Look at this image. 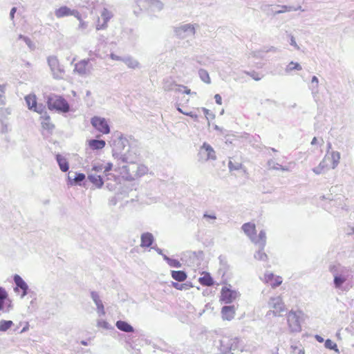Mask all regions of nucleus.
Here are the masks:
<instances>
[{
	"label": "nucleus",
	"instance_id": "1",
	"mask_svg": "<svg viewBox=\"0 0 354 354\" xmlns=\"http://www.w3.org/2000/svg\"><path fill=\"white\" fill-rule=\"evenodd\" d=\"M112 169L111 163L97 164L93 167L91 173L88 174V179L93 184L95 188L100 189L102 187L104 181L102 177L97 174L98 173L103 172L106 176L109 175L108 172Z\"/></svg>",
	"mask_w": 354,
	"mask_h": 354
},
{
	"label": "nucleus",
	"instance_id": "2",
	"mask_svg": "<svg viewBox=\"0 0 354 354\" xmlns=\"http://www.w3.org/2000/svg\"><path fill=\"white\" fill-rule=\"evenodd\" d=\"M48 107L50 110H55L62 113H68L70 111V105L62 96L51 94L47 99Z\"/></svg>",
	"mask_w": 354,
	"mask_h": 354
},
{
	"label": "nucleus",
	"instance_id": "3",
	"mask_svg": "<svg viewBox=\"0 0 354 354\" xmlns=\"http://www.w3.org/2000/svg\"><path fill=\"white\" fill-rule=\"evenodd\" d=\"M136 141L133 139L128 140L127 138L120 136L114 141L115 149L120 151V155H127L129 153L136 154L137 150L135 149Z\"/></svg>",
	"mask_w": 354,
	"mask_h": 354
},
{
	"label": "nucleus",
	"instance_id": "4",
	"mask_svg": "<svg viewBox=\"0 0 354 354\" xmlns=\"http://www.w3.org/2000/svg\"><path fill=\"white\" fill-rule=\"evenodd\" d=\"M287 323L291 332L301 330V323L303 321L304 313L301 310H290L286 315Z\"/></svg>",
	"mask_w": 354,
	"mask_h": 354
},
{
	"label": "nucleus",
	"instance_id": "5",
	"mask_svg": "<svg viewBox=\"0 0 354 354\" xmlns=\"http://www.w3.org/2000/svg\"><path fill=\"white\" fill-rule=\"evenodd\" d=\"M268 305L270 310L267 315L279 317L286 311V306L281 297L271 298Z\"/></svg>",
	"mask_w": 354,
	"mask_h": 354
},
{
	"label": "nucleus",
	"instance_id": "6",
	"mask_svg": "<svg viewBox=\"0 0 354 354\" xmlns=\"http://www.w3.org/2000/svg\"><path fill=\"white\" fill-rule=\"evenodd\" d=\"M48 64L50 68L53 77L57 80L63 79L64 69L59 64V60L55 56H49L47 59Z\"/></svg>",
	"mask_w": 354,
	"mask_h": 354
},
{
	"label": "nucleus",
	"instance_id": "7",
	"mask_svg": "<svg viewBox=\"0 0 354 354\" xmlns=\"http://www.w3.org/2000/svg\"><path fill=\"white\" fill-rule=\"evenodd\" d=\"M196 27H198V25H192L190 24H183L175 28V33L180 38L193 36L195 34Z\"/></svg>",
	"mask_w": 354,
	"mask_h": 354
},
{
	"label": "nucleus",
	"instance_id": "8",
	"mask_svg": "<svg viewBox=\"0 0 354 354\" xmlns=\"http://www.w3.org/2000/svg\"><path fill=\"white\" fill-rule=\"evenodd\" d=\"M91 123L95 129L104 134L110 132V127L104 118L94 116L91 118Z\"/></svg>",
	"mask_w": 354,
	"mask_h": 354
},
{
	"label": "nucleus",
	"instance_id": "9",
	"mask_svg": "<svg viewBox=\"0 0 354 354\" xmlns=\"http://www.w3.org/2000/svg\"><path fill=\"white\" fill-rule=\"evenodd\" d=\"M239 295V293L236 290H231L228 287L224 286L221 290L220 301L225 304H230L234 301Z\"/></svg>",
	"mask_w": 354,
	"mask_h": 354
},
{
	"label": "nucleus",
	"instance_id": "10",
	"mask_svg": "<svg viewBox=\"0 0 354 354\" xmlns=\"http://www.w3.org/2000/svg\"><path fill=\"white\" fill-rule=\"evenodd\" d=\"M137 169L138 163L135 162H129L127 165L123 166L120 172L121 178L124 180L132 181L133 180H131L130 177L132 176V174H136Z\"/></svg>",
	"mask_w": 354,
	"mask_h": 354
},
{
	"label": "nucleus",
	"instance_id": "11",
	"mask_svg": "<svg viewBox=\"0 0 354 354\" xmlns=\"http://www.w3.org/2000/svg\"><path fill=\"white\" fill-rule=\"evenodd\" d=\"M93 68L89 65V59H83L75 64L74 72L81 76H88L91 73Z\"/></svg>",
	"mask_w": 354,
	"mask_h": 354
},
{
	"label": "nucleus",
	"instance_id": "12",
	"mask_svg": "<svg viewBox=\"0 0 354 354\" xmlns=\"http://www.w3.org/2000/svg\"><path fill=\"white\" fill-rule=\"evenodd\" d=\"M113 17V14L108 9L104 8L102 12H101V18L103 20V22L101 24L100 19L98 17L97 20L96 29L104 30L107 28L108 21Z\"/></svg>",
	"mask_w": 354,
	"mask_h": 354
},
{
	"label": "nucleus",
	"instance_id": "13",
	"mask_svg": "<svg viewBox=\"0 0 354 354\" xmlns=\"http://www.w3.org/2000/svg\"><path fill=\"white\" fill-rule=\"evenodd\" d=\"M263 281L266 283L270 284L273 288H274L282 283L283 279L281 277L274 275L273 273L269 272L264 274Z\"/></svg>",
	"mask_w": 354,
	"mask_h": 354
},
{
	"label": "nucleus",
	"instance_id": "14",
	"mask_svg": "<svg viewBox=\"0 0 354 354\" xmlns=\"http://www.w3.org/2000/svg\"><path fill=\"white\" fill-rule=\"evenodd\" d=\"M335 156H324L319 167L317 169L316 172L319 173L324 169H334L336 166Z\"/></svg>",
	"mask_w": 354,
	"mask_h": 354
},
{
	"label": "nucleus",
	"instance_id": "15",
	"mask_svg": "<svg viewBox=\"0 0 354 354\" xmlns=\"http://www.w3.org/2000/svg\"><path fill=\"white\" fill-rule=\"evenodd\" d=\"M26 102L29 109L33 110L37 113H42L43 106H37L35 95H29L25 97Z\"/></svg>",
	"mask_w": 354,
	"mask_h": 354
},
{
	"label": "nucleus",
	"instance_id": "16",
	"mask_svg": "<svg viewBox=\"0 0 354 354\" xmlns=\"http://www.w3.org/2000/svg\"><path fill=\"white\" fill-rule=\"evenodd\" d=\"M236 309L234 306H225L221 308V316L223 320L231 321L234 318Z\"/></svg>",
	"mask_w": 354,
	"mask_h": 354
},
{
	"label": "nucleus",
	"instance_id": "17",
	"mask_svg": "<svg viewBox=\"0 0 354 354\" xmlns=\"http://www.w3.org/2000/svg\"><path fill=\"white\" fill-rule=\"evenodd\" d=\"M14 281L16 283L17 287L15 288V291L19 292V289L21 290V296L24 297L27 294L28 286L26 282L23 280V279L19 275H15Z\"/></svg>",
	"mask_w": 354,
	"mask_h": 354
},
{
	"label": "nucleus",
	"instance_id": "18",
	"mask_svg": "<svg viewBox=\"0 0 354 354\" xmlns=\"http://www.w3.org/2000/svg\"><path fill=\"white\" fill-rule=\"evenodd\" d=\"M40 119H41V124L43 127V129L51 131L54 129L55 126L53 123L50 122V118L48 115L46 111L43 112L42 113H40Z\"/></svg>",
	"mask_w": 354,
	"mask_h": 354
},
{
	"label": "nucleus",
	"instance_id": "19",
	"mask_svg": "<svg viewBox=\"0 0 354 354\" xmlns=\"http://www.w3.org/2000/svg\"><path fill=\"white\" fill-rule=\"evenodd\" d=\"M242 230L251 239L256 235V225L253 223H246L242 225Z\"/></svg>",
	"mask_w": 354,
	"mask_h": 354
},
{
	"label": "nucleus",
	"instance_id": "20",
	"mask_svg": "<svg viewBox=\"0 0 354 354\" xmlns=\"http://www.w3.org/2000/svg\"><path fill=\"white\" fill-rule=\"evenodd\" d=\"M201 275L198 281L202 286H211L214 284V280L209 273L203 272Z\"/></svg>",
	"mask_w": 354,
	"mask_h": 354
},
{
	"label": "nucleus",
	"instance_id": "21",
	"mask_svg": "<svg viewBox=\"0 0 354 354\" xmlns=\"http://www.w3.org/2000/svg\"><path fill=\"white\" fill-rule=\"evenodd\" d=\"M136 174H132V176L130 177L131 180H136L142 176L148 174L149 169L147 167L143 165H140L138 163V169L136 170Z\"/></svg>",
	"mask_w": 354,
	"mask_h": 354
},
{
	"label": "nucleus",
	"instance_id": "22",
	"mask_svg": "<svg viewBox=\"0 0 354 354\" xmlns=\"http://www.w3.org/2000/svg\"><path fill=\"white\" fill-rule=\"evenodd\" d=\"M153 238L151 234L147 232L141 236V247L147 248L152 245Z\"/></svg>",
	"mask_w": 354,
	"mask_h": 354
},
{
	"label": "nucleus",
	"instance_id": "23",
	"mask_svg": "<svg viewBox=\"0 0 354 354\" xmlns=\"http://www.w3.org/2000/svg\"><path fill=\"white\" fill-rule=\"evenodd\" d=\"M252 241L256 244H259V245L263 248L266 241V232L264 231H260L257 236L254 235V237L252 238Z\"/></svg>",
	"mask_w": 354,
	"mask_h": 354
},
{
	"label": "nucleus",
	"instance_id": "24",
	"mask_svg": "<svg viewBox=\"0 0 354 354\" xmlns=\"http://www.w3.org/2000/svg\"><path fill=\"white\" fill-rule=\"evenodd\" d=\"M171 274L174 279L179 282L184 281L187 277V274L183 270H172Z\"/></svg>",
	"mask_w": 354,
	"mask_h": 354
},
{
	"label": "nucleus",
	"instance_id": "25",
	"mask_svg": "<svg viewBox=\"0 0 354 354\" xmlns=\"http://www.w3.org/2000/svg\"><path fill=\"white\" fill-rule=\"evenodd\" d=\"M116 327L122 330V331H124V332H127V333H131V332H133V327L129 324H128L127 322H124V321H118L116 322Z\"/></svg>",
	"mask_w": 354,
	"mask_h": 354
},
{
	"label": "nucleus",
	"instance_id": "26",
	"mask_svg": "<svg viewBox=\"0 0 354 354\" xmlns=\"http://www.w3.org/2000/svg\"><path fill=\"white\" fill-rule=\"evenodd\" d=\"M71 10L67 6H62L55 10V16L57 18H61L65 16H69L71 14Z\"/></svg>",
	"mask_w": 354,
	"mask_h": 354
},
{
	"label": "nucleus",
	"instance_id": "27",
	"mask_svg": "<svg viewBox=\"0 0 354 354\" xmlns=\"http://www.w3.org/2000/svg\"><path fill=\"white\" fill-rule=\"evenodd\" d=\"M239 347V339L236 337L229 338L227 339V349L229 351L237 350Z\"/></svg>",
	"mask_w": 354,
	"mask_h": 354
},
{
	"label": "nucleus",
	"instance_id": "28",
	"mask_svg": "<svg viewBox=\"0 0 354 354\" xmlns=\"http://www.w3.org/2000/svg\"><path fill=\"white\" fill-rule=\"evenodd\" d=\"M105 141L103 140H90L88 141L89 147L93 149H100L105 146Z\"/></svg>",
	"mask_w": 354,
	"mask_h": 354
},
{
	"label": "nucleus",
	"instance_id": "29",
	"mask_svg": "<svg viewBox=\"0 0 354 354\" xmlns=\"http://www.w3.org/2000/svg\"><path fill=\"white\" fill-rule=\"evenodd\" d=\"M122 62L131 68H136L139 66L138 62L131 57H124V59H122Z\"/></svg>",
	"mask_w": 354,
	"mask_h": 354
},
{
	"label": "nucleus",
	"instance_id": "30",
	"mask_svg": "<svg viewBox=\"0 0 354 354\" xmlns=\"http://www.w3.org/2000/svg\"><path fill=\"white\" fill-rule=\"evenodd\" d=\"M57 162L62 171H66L68 169V163L64 156H57Z\"/></svg>",
	"mask_w": 354,
	"mask_h": 354
},
{
	"label": "nucleus",
	"instance_id": "31",
	"mask_svg": "<svg viewBox=\"0 0 354 354\" xmlns=\"http://www.w3.org/2000/svg\"><path fill=\"white\" fill-rule=\"evenodd\" d=\"M198 75H199V77H200L201 80L203 82H205L207 84H210L211 83V80H210L209 73H208V72L206 70L201 68L198 71Z\"/></svg>",
	"mask_w": 354,
	"mask_h": 354
},
{
	"label": "nucleus",
	"instance_id": "32",
	"mask_svg": "<svg viewBox=\"0 0 354 354\" xmlns=\"http://www.w3.org/2000/svg\"><path fill=\"white\" fill-rule=\"evenodd\" d=\"M318 84L319 80L316 76H313L311 80V86L310 88L312 91V94L315 95L318 93Z\"/></svg>",
	"mask_w": 354,
	"mask_h": 354
},
{
	"label": "nucleus",
	"instance_id": "33",
	"mask_svg": "<svg viewBox=\"0 0 354 354\" xmlns=\"http://www.w3.org/2000/svg\"><path fill=\"white\" fill-rule=\"evenodd\" d=\"M13 324L12 321L1 320L0 322V331H6Z\"/></svg>",
	"mask_w": 354,
	"mask_h": 354
},
{
	"label": "nucleus",
	"instance_id": "34",
	"mask_svg": "<svg viewBox=\"0 0 354 354\" xmlns=\"http://www.w3.org/2000/svg\"><path fill=\"white\" fill-rule=\"evenodd\" d=\"M278 7H281L282 9L279 10L274 11V15L281 14V13H283V12H287V11L290 12V11H292V10H297V9L295 8L294 7H292V6H278Z\"/></svg>",
	"mask_w": 354,
	"mask_h": 354
},
{
	"label": "nucleus",
	"instance_id": "35",
	"mask_svg": "<svg viewBox=\"0 0 354 354\" xmlns=\"http://www.w3.org/2000/svg\"><path fill=\"white\" fill-rule=\"evenodd\" d=\"M149 7H151V8H153L154 10H157L159 11L162 9L163 4L161 1H160L158 0H152L151 1V3L149 4Z\"/></svg>",
	"mask_w": 354,
	"mask_h": 354
},
{
	"label": "nucleus",
	"instance_id": "36",
	"mask_svg": "<svg viewBox=\"0 0 354 354\" xmlns=\"http://www.w3.org/2000/svg\"><path fill=\"white\" fill-rule=\"evenodd\" d=\"M301 66L299 63L291 62L288 65L286 71H291L292 70L301 71Z\"/></svg>",
	"mask_w": 354,
	"mask_h": 354
},
{
	"label": "nucleus",
	"instance_id": "37",
	"mask_svg": "<svg viewBox=\"0 0 354 354\" xmlns=\"http://www.w3.org/2000/svg\"><path fill=\"white\" fill-rule=\"evenodd\" d=\"M346 281V278L342 276H335L334 283L336 288H339Z\"/></svg>",
	"mask_w": 354,
	"mask_h": 354
},
{
	"label": "nucleus",
	"instance_id": "38",
	"mask_svg": "<svg viewBox=\"0 0 354 354\" xmlns=\"http://www.w3.org/2000/svg\"><path fill=\"white\" fill-rule=\"evenodd\" d=\"M325 346H326V348H329L330 350H335V351L338 350L337 344L329 339L326 340Z\"/></svg>",
	"mask_w": 354,
	"mask_h": 354
},
{
	"label": "nucleus",
	"instance_id": "39",
	"mask_svg": "<svg viewBox=\"0 0 354 354\" xmlns=\"http://www.w3.org/2000/svg\"><path fill=\"white\" fill-rule=\"evenodd\" d=\"M152 0H136V3L139 7L147 8L149 6Z\"/></svg>",
	"mask_w": 354,
	"mask_h": 354
},
{
	"label": "nucleus",
	"instance_id": "40",
	"mask_svg": "<svg viewBox=\"0 0 354 354\" xmlns=\"http://www.w3.org/2000/svg\"><path fill=\"white\" fill-rule=\"evenodd\" d=\"M254 257L257 260L265 261L267 259V254L262 250H260L257 252V254H255Z\"/></svg>",
	"mask_w": 354,
	"mask_h": 354
},
{
	"label": "nucleus",
	"instance_id": "41",
	"mask_svg": "<svg viewBox=\"0 0 354 354\" xmlns=\"http://www.w3.org/2000/svg\"><path fill=\"white\" fill-rule=\"evenodd\" d=\"M248 75H250L251 77H252L254 80L259 81L261 79V77L259 76V75L256 73L255 71L252 72H245Z\"/></svg>",
	"mask_w": 354,
	"mask_h": 354
},
{
	"label": "nucleus",
	"instance_id": "42",
	"mask_svg": "<svg viewBox=\"0 0 354 354\" xmlns=\"http://www.w3.org/2000/svg\"><path fill=\"white\" fill-rule=\"evenodd\" d=\"M84 179H85V175L84 174H82V173L77 174L75 175V176L73 178V180L75 183L81 182V181L84 180Z\"/></svg>",
	"mask_w": 354,
	"mask_h": 354
},
{
	"label": "nucleus",
	"instance_id": "43",
	"mask_svg": "<svg viewBox=\"0 0 354 354\" xmlns=\"http://www.w3.org/2000/svg\"><path fill=\"white\" fill-rule=\"evenodd\" d=\"M174 83L171 82H165L163 85V89L166 91H169L173 89Z\"/></svg>",
	"mask_w": 354,
	"mask_h": 354
},
{
	"label": "nucleus",
	"instance_id": "44",
	"mask_svg": "<svg viewBox=\"0 0 354 354\" xmlns=\"http://www.w3.org/2000/svg\"><path fill=\"white\" fill-rule=\"evenodd\" d=\"M171 286L174 288H176L177 290H180L184 289V288H185V287H186V284H180V283H176V282H172Z\"/></svg>",
	"mask_w": 354,
	"mask_h": 354
},
{
	"label": "nucleus",
	"instance_id": "45",
	"mask_svg": "<svg viewBox=\"0 0 354 354\" xmlns=\"http://www.w3.org/2000/svg\"><path fill=\"white\" fill-rule=\"evenodd\" d=\"M203 149H205L207 152V155H210L212 152L214 151L213 148L208 144L204 143L203 145Z\"/></svg>",
	"mask_w": 354,
	"mask_h": 354
},
{
	"label": "nucleus",
	"instance_id": "46",
	"mask_svg": "<svg viewBox=\"0 0 354 354\" xmlns=\"http://www.w3.org/2000/svg\"><path fill=\"white\" fill-rule=\"evenodd\" d=\"M0 299H8L7 292L1 287H0Z\"/></svg>",
	"mask_w": 354,
	"mask_h": 354
},
{
	"label": "nucleus",
	"instance_id": "47",
	"mask_svg": "<svg viewBox=\"0 0 354 354\" xmlns=\"http://www.w3.org/2000/svg\"><path fill=\"white\" fill-rule=\"evenodd\" d=\"M169 263L171 266L176 267V268L180 267V263L178 261H177V260H169Z\"/></svg>",
	"mask_w": 354,
	"mask_h": 354
},
{
	"label": "nucleus",
	"instance_id": "48",
	"mask_svg": "<svg viewBox=\"0 0 354 354\" xmlns=\"http://www.w3.org/2000/svg\"><path fill=\"white\" fill-rule=\"evenodd\" d=\"M290 44L291 46H293L296 49H297V50L299 49V46L297 45V42L295 41V37L292 35L290 36Z\"/></svg>",
	"mask_w": 354,
	"mask_h": 354
},
{
	"label": "nucleus",
	"instance_id": "49",
	"mask_svg": "<svg viewBox=\"0 0 354 354\" xmlns=\"http://www.w3.org/2000/svg\"><path fill=\"white\" fill-rule=\"evenodd\" d=\"M71 15H73L74 17H75L79 21H81L82 19V17H81V15L80 14V12L75 10H71Z\"/></svg>",
	"mask_w": 354,
	"mask_h": 354
},
{
	"label": "nucleus",
	"instance_id": "50",
	"mask_svg": "<svg viewBox=\"0 0 354 354\" xmlns=\"http://www.w3.org/2000/svg\"><path fill=\"white\" fill-rule=\"evenodd\" d=\"M214 99H215L216 104H222V97L219 94H216L214 95Z\"/></svg>",
	"mask_w": 354,
	"mask_h": 354
},
{
	"label": "nucleus",
	"instance_id": "51",
	"mask_svg": "<svg viewBox=\"0 0 354 354\" xmlns=\"http://www.w3.org/2000/svg\"><path fill=\"white\" fill-rule=\"evenodd\" d=\"M110 57L113 60H118V61H122V59H124V57H119L114 53H111L110 55Z\"/></svg>",
	"mask_w": 354,
	"mask_h": 354
},
{
	"label": "nucleus",
	"instance_id": "52",
	"mask_svg": "<svg viewBox=\"0 0 354 354\" xmlns=\"http://www.w3.org/2000/svg\"><path fill=\"white\" fill-rule=\"evenodd\" d=\"M179 87H183L185 88V91H184V93L187 94V95H192V94H196L195 92H192L190 89L187 88L186 86H181V85H178Z\"/></svg>",
	"mask_w": 354,
	"mask_h": 354
},
{
	"label": "nucleus",
	"instance_id": "53",
	"mask_svg": "<svg viewBox=\"0 0 354 354\" xmlns=\"http://www.w3.org/2000/svg\"><path fill=\"white\" fill-rule=\"evenodd\" d=\"M87 26H88L87 23L84 21L82 19H81V21H80V25H79L80 29H85V28H86Z\"/></svg>",
	"mask_w": 354,
	"mask_h": 354
},
{
	"label": "nucleus",
	"instance_id": "54",
	"mask_svg": "<svg viewBox=\"0 0 354 354\" xmlns=\"http://www.w3.org/2000/svg\"><path fill=\"white\" fill-rule=\"evenodd\" d=\"M5 104V97L1 94L0 93V105H3ZM2 109L0 108V115L2 114Z\"/></svg>",
	"mask_w": 354,
	"mask_h": 354
},
{
	"label": "nucleus",
	"instance_id": "55",
	"mask_svg": "<svg viewBox=\"0 0 354 354\" xmlns=\"http://www.w3.org/2000/svg\"><path fill=\"white\" fill-rule=\"evenodd\" d=\"M93 298L94 301H95L96 304L97 305V306H100V305L102 307L101 301L99 300L97 298V296L96 295H94L93 293Z\"/></svg>",
	"mask_w": 354,
	"mask_h": 354
},
{
	"label": "nucleus",
	"instance_id": "56",
	"mask_svg": "<svg viewBox=\"0 0 354 354\" xmlns=\"http://www.w3.org/2000/svg\"><path fill=\"white\" fill-rule=\"evenodd\" d=\"M321 142L322 143H323V142H324V141H323V140H322V138H321V139L319 140H319H318V139H317L316 137H314V138H313V140H312V142H311V145H316V144H319V142Z\"/></svg>",
	"mask_w": 354,
	"mask_h": 354
},
{
	"label": "nucleus",
	"instance_id": "57",
	"mask_svg": "<svg viewBox=\"0 0 354 354\" xmlns=\"http://www.w3.org/2000/svg\"><path fill=\"white\" fill-rule=\"evenodd\" d=\"M29 329V324L28 322H26L24 324V327L22 328V329L20 330V333H24L26 331H27Z\"/></svg>",
	"mask_w": 354,
	"mask_h": 354
},
{
	"label": "nucleus",
	"instance_id": "58",
	"mask_svg": "<svg viewBox=\"0 0 354 354\" xmlns=\"http://www.w3.org/2000/svg\"><path fill=\"white\" fill-rule=\"evenodd\" d=\"M16 11H17V8L15 7H13L11 9L10 12V17L11 19H12L14 18Z\"/></svg>",
	"mask_w": 354,
	"mask_h": 354
},
{
	"label": "nucleus",
	"instance_id": "59",
	"mask_svg": "<svg viewBox=\"0 0 354 354\" xmlns=\"http://www.w3.org/2000/svg\"><path fill=\"white\" fill-rule=\"evenodd\" d=\"M24 41L28 46H30L32 42L28 37H24Z\"/></svg>",
	"mask_w": 354,
	"mask_h": 354
},
{
	"label": "nucleus",
	"instance_id": "60",
	"mask_svg": "<svg viewBox=\"0 0 354 354\" xmlns=\"http://www.w3.org/2000/svg\"><path fill=\"white\" fill-rule=\"evenodd\" d=\"M178 111L180 112V113H183L184 115H189L191 117H193L192 113H185V112H183L180 108L178 107Z\"/></svg>",
	"mask_w": 354,
	"mask_h": 354
},
{
	"label": "nucleus",
	"instance_id": "61",
	"mask_svg": "<svg viewBox=\"0 0 354 354\" xmlns=\"http://www.w3.org/2000/svg\"><path fill=\"white\" fill-rule=\"evenodd\" d=\"M270 51L276 52L277 51V48L273 47V46H271L268 49L263 50V52H270Z\"/></svg>",
	"mask_w": 354,
	"mask_h": 354
},
{
	"label": "nucleus",
	"instance_id": "62",
	"mask_svg": "<svg viewBox=\"0 0 354 354\" xmlns=\"http://www.w3.org/2000/svg\"><path fill=\"white\" fill-rule=\"evenodd\" d=\"M7 299H0V310H2L3 308V304L5 302V301Z\"/></svg>",
	"mask_w": 354,
	"mask_h": 354
},
{
	"label": "nucleus",
	"instance_id": "63",
	"mask_svg": "<svg viewBox=\"0 0 354 354\" xmlns=\"http://www.w3.org/2000/svg\"><path fill=\"white\" fill-rule=\"evenodd\" d=\"M203 111L206 116L209 114V110L206 108H203Z\"/></svg>",
	"mask_w": 354,
	"mask_h": 354
},
{
	"label": "nucleus",
	"instance_id": "64",
	"mask_svg": "<svg viewBox=\"0 0 354 354\" xmlns=\"http://www.w3.org/2000/svg\"><path fill=\"white\" fill-rule=\"evenodd\" d=\"M4 90H5V86L0 84V92L1 93H4Z\"/></svg>",
	"mask_w": 354,
	"mask_h": 354
}]
</instances>
